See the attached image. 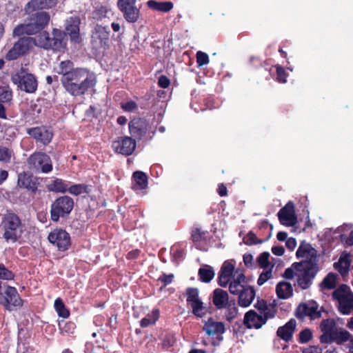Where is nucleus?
<instances>
[{
	"label": "nucleus",
	"mask_w": 353,
	"mask_h": 353,
	"mask_svg": "<svg viewBox=\"0 0 353 353\" xmlns=\"http://www.w3.org/2000/svg\"><path fill=\"white\" fill-rule=\"evenodd\" d=\"M54 71L61 74V82L65 91L72 96L83 95L97 83L94 73L84 68H73L70 61L60 62Z\"/></svg>",
	"instance_id": "1"
},
{
	"label": "nucleus",
	"mask_w": 353,
	"mask_h": 353,
	"mask_svg": "<svg viewBox=\"0 0 353 353\" xmlns=\"http://www.w3.org/2000/svg\"><path fill=\"white\" fill-rule=\"evenodd\" d=\"M318 271L319 266L316 262L301 261L294 263L290 268L286 269L283 276L288 279L296 277L297 284L305 290L310 286Z\"/></svg>",
	"instance_id": "2"
},
{
	"label": "nucleus",
	"mask_w": 353,
	"mask_h": 353,
	"mask_svg": "<svg viewBox=\"0 0 353 353\" xmlns=\"http://www.w3.org/2000/svg\"><path fill=\"white\" fill-rule=\"evenodd\" d=\"M65 35L59 30L54 29L52 37L46 31H43L33 39V46L43 48L44 49H52L56 51H61L65 48L66 43L64 41Z\"/></svg>",
	"instance_id": "3"
},
{
	"label": "nucleus",
	"mask_w": 353,
	"mask_h": 353,
	"mask_svg": "<svg viewBox=\"0 0 353 353\" xmlns=\"http://www.w3.org/2000/svg\"><path fill=\"white\" fill-rule=\"evenodd\" d=\"M49 20L50 16L47 12L37 13L29 21L17 26L13 30V36L36 34L48 25Z\"/></svg>",
	"instance_id": "4"
},
{
	"label": "nucleus",
	"mask_w": 353,
	"mask_h": 353,
	"mask_svg": "<svg viewBox=\"0 0 353 353\" xmlns=\"http://www.w3.org/2000/svg\"><path fill=\"white\" fill-rule=\"evenodd\" d=\"M333 299L338 303L339 312L344 315L353 312V292L347 285H341L332 293Z\"/></svg>",
	"instance_id": "5"
},
{
	"label": "nucleus",
	"mask_w": 353,
	"mask_h": 353,
	"mask_svg": "<svg viewBox=\"0 0 353 353\" xmlns=\"http://www.w3.org/2000/svg\"><path fill=\"white\" fill-rule=\"evenodd\" d=\"M2 226L4 230L3 236L8 241H15L21 235V226L19 217L14 214L5 216Z\"/></svg>",
	"instance_id": "6"
},
{
	"label": "nucleus",
	"mask_w": 353,
	"mask_h": 353,
	"mask_svg": "<svg viewBox=\"0 0 353 353\" xmlns=\"http://www.w3.org/2000/svg\"><path fill=\"white\" fill-rule=\"evenodd\" d=\"M74 202L71 198L63 196L58 198L52 205L51 218L57 221L60 217L68 214L72 210Z\"/></svg>",
	"instance_id": "7"
},
{
	"label": "nucleus",
	"mask_w": 353,
	"mask_h": 353,
	"mask_svg": "<svg viewBox=\"0 0 353 353\" xmlns=\"http://www.w3.org/2000/svg\"><path fill=\"white\" fill-rule=\"evenodd\" d=\"M12 81L21 90L26 92L32 93L37 88V81L34 77L23 70L14 74L12 76Z\"/></svg>",
	"instance_id": "8"
},
{
	"label": "nucleus",
	"mask_w": 353,
	"mask_h": 353,
	"mask_svg": "<svg viewBox=\"0 0 353 353\" xmlns=\"http://www.w3.org/2000/svg\"><path fill=\"white\" fill-rule=\"evenodd\" d=\"M33 48L32 37H23L17 41L6 54L8 61H12L28 53Z\"/></svg>",
	"instance_id": "9"
},
{
	"label": "nucleus",
	"mask_w": 353,
	"mask_h": 353,
	"mask_svg": "<svg viewBox=\"0 0 353 353\" xmlns=\"http://www.w3.org/2000/svg\"><path fill=\"white\" fill-rule=\"evenodd\" d=\"M28 165L30 169L38 172L47 173L52 169L50 157L41 152L31 155L28 159Z\"/></svg>",
	"instance_id": "10"
},
{
	"label": "nucleus",
	"mask_w": 353,
	"mask_h": 353,
	"mask_svg": "<svg viewBox=\"0 0 353 353\" xmlns=\"http://www.w3.org/2000/svg\"><path fill=\"white\" fill-rule=\"evenodd\" d=\"M186 300L191 305L194 314L202 317L206 314L207 309L203 306V303L199 296L198 289L194 288L187 289Z\"/></svg>",
	"instance_id": "11"
},
{
	"label": "nucleus",
	"mask_w": 353,
	"mask_h": 353,
	"mask_svg": "<svg viewBox=\"0 0 353 353\" xmlns=\"http://www.w3.org/2000/svg\"><path fill=\"white\" fill-rule=\"evenodd\" d=\"M49 241L59 250L65 251L70 245V237L68 232L61 229H56L48 235Z\"/></svg>",
	"instance_id": "12"
},
{
	"label": "nucleus",
	"mask_w": 353,
	"mask_h": 353,
	"mask_svg": "<svg viewBox=\"0 0 353 353\" xmlns=\"http://www.w3.org/2000/svg\"><path fill=\"white\" fill-rule=\"evenodd\" d=\"M278 216L282 225L287 227L294 226L297 222L294 204L292 202H288L279 210Z\"/></svg>",
	"instance_id": "13"
},
{
	"label": "nucleus",
	"mask_w": 353,
	"mask_h": 353,
	"mask_svg": "<svg viewBox=\"0 0 353 353\" xmlns=\"http://www.w3.org/2000/svg\"><path fill=\"white\" fill-rule=\"evenodd\" d=\"M112 148L119 154L130 155L135 150L136 142L130 137H122L113 142Z\"/></svg>",
	"instance_id": "14"
},
{
	"label": "nucleus",
	"mask_w": 353,
	"mask_h": 353,
	"mask_svg": "<svg viewBox=\"0 0 353 353\" xmlns=\"http://www.w3.org/2000/svg\"><path fill=\"white\" fill-rule=\"evenodd\" d=\"M296 316L299 318L310 316L311 319H315L320 316L318 305L314 301L300 304L296 310Z\"/></svg>",
	"instance_id": "15"
},
{
	"label": "nucleus",
	"mask_w": 353,
	"mask_h": 353,
	"mask_svg": "<svg viewBox=\"0 0 353 353\" xmlns=\"http://www.w3.org/2000/svg\"><path fill=\"white\" fill-rule=\"evenodd\" d=\"M296 256L298 259H304V261L316 262L317 263L316 250L306 242H301L296 252Z\"/></svg>",
	"instance_id": "16"
},
{
	"label": "nucleus",
	"mask_w": 353,
	"mask_h": 353,
	"mask_svg": "<svg viewBox=\"0 0 353 353\" xmlns=\"http://www.w3.org/2000/svg\"><path fill=\"white\" fill-rule=\"evenodd\" d=\"M235 263L232 261H225L221 268V272L219 277V285L225 287L228 282L233 279L235 274Z\"/></svg>",
	"instance_id": "17"
},
{
	"label": "nucleus",
	"mask_w": 353,
	"mask_h": 353,
	"mask_svg": "<svg viewBox=\"0 0 353 353\" xmlns=\"http://www.w3.org/2000/svg\"><path fill=\"white\" fill-rule=\"evenodd\" d=\"M246 287L250 286L246 285L245 275L241 271L236 270L230 284L229 289L230 292L234 294H238L245 290Z\"/></svg>",
	"instance_id": "18"
},
{
	"label": "nucleus",
	"mask_w": 353,
	"mask_h": 353,
	"mask_svg": "<svg viewBox=\"0 0 353 353\" xmlns=\"http://www.w3.org/2000/svg\"><path fill=\"white\" fill-rule=\"evenodd\" d=\"M5 306L7 309L12 310L14 307L22 305V300L14 288L8 287L5 291Z\"/></svg>",
	"instance_id": "19"
},
{
	"label": "nucleus",
	"mask_w": 353,
	"mask_h": 353,
	"mask_svg": "<svg viewBox=\"0 0 353 353\" xmlns=\"http://www.w3.org/2000/svg\"><path fill=\"white\" fill-rule=\"evenodd\" d=\"M28 133L36 140L43 144L50 143L52 138V133L44 127L28 129Z\"/></svg>",
	"instance_id": "20"
},
{
	"label": "nucleus",
	"mask_w": 353,
	"mask_h": 353,
	"mask_svg": "<svg viewBox=\"0 0 353 353\" xmlns=\"http://www.w3.org/2000/svg\"><path fill=\"white\" fill-rule=\"evenodd\" d=\"M244 323L248 328H260L265 323V318L253 310L248 312L244 317Z\"/></svg>",
	"instance_id": "21"
},
{
	"label": "nucleus",
	"mask_w": 353,
	"mask_h": 353,
	"mask_svg": "<svg viewBox=\"0 0 353 353\" xmlns=\"http://www.w3.org/2000/svg\"><path fill=\"white\" fill-rule=\"evenodd\" d=\"M334 326L335 322L332 319H325L322 321L320 325L321 330L323 332L320 337V341L321 343H330L331 336L335 332Z\"/></svg>",
	"instance_id": "22"
},
{
	"label": "nucleus",
	"mask_w": 353,
	"mask_h": 353,
	"mask_svg": "<svg viewBox=\"0 0 353 353\" xmlns=\"http://www.w3.org/2000/svg\"><path fill=\"white\" fill-rule=\"evenodd\" d=\"M79 23L80 21L78 17H71L68 20L66 25L67 32L70 34L71 40L76 43H79L81 41L79 33Z\"/></svg>",
	"instance_id": "23"
},
{
	"label": "nucleus",
	"mask_w": 353,
	"mask_h": 353,
	"mask_svg": "<svg viewBox=\"0 0 353 353\" xmlns=\"http://www.w3.org/2000/svg\"><path fill=\"white\" fill-rule=\"evenodd\" d=\"M57 0H31L26 6L27 12H31L38 9H48L54 6Z\"/></svg>",
	"instance_id": "24"
},
{
	"label": "nucleus",
	"mask_w": 353,
	"mask_h": 353,
	"mask_svg": "<svg viewBox=\"0 0 353 353\" xmlns=\"http://www.w3.org/2000/svg\"><path fill=\"white\" fill-rule=\"evenodd\" d=\"M203 330L210 336L219 335L225 332V326L223 323L210 319L205 323Z\"/></svg>",
	"instance_id": "25"
},
{
	"label": "nucleus",
	"mask_w": 353,
	"mask_h": 353,
	"mask_svg": "<svg viewBox=\"0 0 353 353\" xmlns=\"http://www.w3.org/2000/svg\"><path fill=\"white\" fill-rule=\"evenodd\" d=\"M332 342H335L337 344L349 342L351 347L353 348V336L348 331L343 329L335 330L330 339V343Z\"/></svg>",
	"instance_id": "26"
},
{
	"label": "nucleus",
	"mask_w": 353,
	"mask_h": 353,
	"mask_svg": "<svg viewBox=\"0 0 353 353\" xmlns=\"http://www.w3.org/2000/svg\"><path fill=\"white\" fill-rule=\"evenodd\" d=\"M350 263V255L348 253L343 252L340 256L339 261L334 263V267L342 276H345L349 271Z\"/></svg>",
	"instance_id": "27"
},
{
	"label": "nucleus",
	"mask_w": 353,
	"mask_h": 353,
	"mask_svg": "<svg viewBox=\"0 0 353 353\" xmlns=\"http://www.w3.org/2000/svg\"><path fill=\"white\" fill-rule=\"evenodd\" d=\"M148 187L147 175L141 172L137 171L134 172L132 176V188L134 190H143Z\"/></svg>",
	"instance_id": "28"
},
{
	"label": "nucleus",
	"mask_w": 353,
	"mask_h": 353,
	"mask_svg": "<svg viewBox=\"0 0 353 353\" xmlns=\"http://www.w3.org/2000/svg\"><path fill=\"white\" fill-rule=\"evenodd\" d=\"M239 296V304L242 307H248L252 302L255 292L251 286L246 287L245 290L241 292Z\"/></svg>",
	"instance_id": "29"
},
{
	"label": "nucleus",
	"mask_w": 353,
	"mask_h": 353,
	"mask_svg": "<svg viewBox=\"0 0 353 353\" xmlns=\"http://www.w3.org/2000/svg\"><path fill=\"white\" fill-rule=\"evenodd\" d=\"M120 11L123 13L124 19L129 23H136L140 18V8L136 5L123 8Z\"/></svg>",
	"instance_id": "30"
},
{
	"label": "nucleus",
	"mask_w": 353,
	"mask_h": 353,
	"mask_svg": "<svg viewBox=\"0 0 353 353\" xmlns=\"http://www.w3.org/2000/svg\"><path fill=\"white\" fill-rule=\"evenodd\" d=\"M295 327L296 321L290 320L285 325L278 329L277 335L285 341H289L292 338Z\"/></svg>",
	"instance_id": "31"
},
{
	"label": "nucleus",
	"mask_w": 353,
	"mask_h": 353,
	"mask_svg": "<svg viewBox=\"0 0 353 353\" xmlns=\"http://www.w3.org/2000/svg\"><path fill=\"white\" fill-rule=\"evenodd\" d=\"M276 292L279 299H287L293 294L292 286L288 282H279L276 286Z\"/></svg>",
	"instance_id": "32"
},
{
	"label": "nucleus",
	"mask_w": 353,
	"mask_h": 353,
	"mask_svg": "<svg viewBox=\"0 0 353 353\" xmlns=\"http://www.w3.org/2000/svg\"><path fill=\"white\" fill-rule=\"evenodd\" d=\"M129 128L131 134L134 137H141L145 133V123L140 119H133L129 123Z\"/></svg>",
	"instance_id": "33"
},
{
	"label": "nucleus",
	"mask_w": 353,
	"mask_h": 353,
	"mask_svg": "<svg viewBox=\"0 0 353 353\" xmlns=\"http://www.w3.org/2000/svg\"><path fill=\"white\" fill-rule=\"evenodd\" d=\"M146 4L149 8L163 12H169L174 7L173 3L171 1H157L155 0H149L147 1Z\"/></svg>",
	"instance_id": "34"
},
{
	"label": "nucleus",
	"mask_w": 353,
	"mask_h": 353,
	"mask_svg": "<svg viewBox=\"0 0 353 353\" xmlns=\"http://www.w3.org/2000/svg\"><path fill=\"white\" fill-rule=\"evenodd\" d=\"M228 301V294L227 292L216 289L214 291L213 303L218 308L224 307Z\"/></svg>",
	"instance_id": "35"
},
{
	"label": "nucleus",
	"mask_w": 353,
	"mask_h": 353,
	"mask_svg": "<svg viewBox=\"0 0 353 353\" xmlns=\"http://www.w3.org/2000/svg\"><path fill=\"white\" fill-rule=\"evenodd\" d=\"M47 188L50 192L62 193L68 190V183L61 179H55L48 183Z\"/></svg>",
	"instance_id": "36"
},
{
	"label": "nucleus",
	"mask_w": 353,
	"mask_h": 353,
	"mask_svg": "<svg viewBox=\"0 0 353 353\" xmlns=\"http://www.w3.org/2000/svg\"><path fill=\"white\" fill-rule=\"evenodd\" d=\"M93 38L94 39H99L101 44H106L109 39V31L106 28L99 26L95 28Z\"/></svg>",
	"instance_id": "37"
},
{
	"label": "nucleus",
	"mask_w": 353,
	"mask_h": 353,
	"mask_svg": "<svg viewBox=\"0 0 353 353\" xmlns=\"http://www.w3.org/2000/svg\"><path fill=\"white\" fill-rule=\"evenodd\" d=\"M200 279L205 283L210 282L214 276V271L212 267L204 265L199 269Z\"/></svg>",
	"instance_id": "38"
},
{
	"label": "nucleus",
	"mask_w": 353,
	"mask_h": 353,
	"mask_svg": "<svg viewBox=\"0 0 353 353\" xmlns=\"http://www.w3.org/2000/svg\"><path fill=\"white\" fill-rule=\"evenodd\" d=\"M337 276L333 273H329L321 282L320 287L322 290H332L336 285Z\"/></svg>",
	"instance_id": "39"
},
{
	"label": "nucleus",
	"mask_w": 353,
	"mask_h": 353,
	"mask_svg": "<svg viewBox=\"0 0 353 353\" xmlns=\"http://www.w3.org/2000/svg\"><path fill=\"white\" fill-rule=\"evenodd\" d=\"M270 254L268 252H264L259 254L257 257L256 261L259 265L263 269H273L274 264L270 262Z\"/></svg>",
	"instance_id": "40"
},
{
	"label": "nucleus",
	"mask_w": 353,
	"mask_h": 353,
	"mask_svg": "<svg viewBox=\"0 0 353 353\" xmlns=\"http://www.w3.org/2000/svg\"><path fill=\"white\" fill-rule=\"evenodd\" d=\"M18 185L20 187L26 188L30 190H34L35 185L32 181V177L27 174H20L18 177Z\"/></svg>",
	"instance_id": "41"
},
{
	"label": "nucleus",
	"mask_w": 353,
	"mask_h": 353,
	"mask_svg": "<svg viewBox=\"0 0 353 353\" xmlns=\"http://www.w3.org/2000/svg\"><path fill=\"white\" fill-rule=\"evenodd\" d=\"M54 308L60 317L66 319L69 316L70 312L66 309L64 303L61 299H57L54 301Z\"/></svg>",
	"instance_id": "42"
},
{
	"label": "nucleus",
	"mask_w": 353,
	"mask_h": 353,
	"mask_svg": "<svg viewBox=\"0 0 353 353\" xmlns=\"http://www.w3.org/2000/svg\"><path fill=\"white\" fill-rule=\"evenodd\" d=\"M159 317V311L158 310H153L151 314H149L146 317L143 318L141 321V325L143 327H147L150 325L154 324Z\"/></svg>",
	"instance_id": "43"
},
{
	"label": "nucleus",
	"mask_w": 353,
	"mask_h": 353,
	"mask_svg": "<svg viewBox=\"0 0 353 353\" xmlns=\"http://www.w3.org/2000/svg\"><path fill=\"white\" fill-rule=\"evenodd\" d=\"M14 158L12 150L5 147H0V162L8 163Z\"/></svg>",
	"instance_id": "44"
},
{
	"label": "nucleus",
	"mask_w": 353,
	"mask_h": 353,
	"mask_svg": "<svg viewBox=\"0 0 353 353\" xmlns=\"http://www.w3.org/2000/svg\"><path fill=\"white\" fill-rule=\"evenodd\" d=\"M272 276V269L263 270L257 280L259 285H263L266 281L270 279Z\"/></svg>",
	"instance_id": "45"
},
{
	"label": "nucleus",
	"mask_w": 353,
	"mask_h": 353,
	"mask_svg": "<svg viewBox=\"0 0 353 353\" xmlns=\"http://www.w3.org/2000/svg\"><path fill=\"white\" fill-rule=\"evenodd\" d=\"M276 81L281 83L287 82V77L288 74L285 72V70L281 65H276Z\"/></svg>",
	"instance_id": "46"
},
{
	"label": "nucleus",
	"mask_w": 353,
	"mask_h": 353,
	"mask_svg": "<svg viewBox=\"0 0 353 353\" xmlns=\"http://www.w3.org/2000/svg\"><path fill=\"white\" fill-rule=\"evenodd\" d=\"M69 192L74 195H79L87 192V187L83 185H74L68 188Z\"/></svg>",
	"instance_id": "47"
},
{
	"label": "nucleus",
	"mask_w": 353,
	"mask_h": 353,
	"mask_svg": "<svg viewBox=\"0 0 353 353\" xmlns=\"http://www.w3.org/2000/svg\"><path fill=\"white\" fill-rule=\"evenodd\" d=\"M276 313V308L269 304L265 310H263L260 314L263 316V318H265V321L270 318L274 317Z\"/></svg>",
	"instance_id": "48"
},
{
	"label": "nucleus",
	"mask_w": 353,
	"mask_h": 353,
	"mask_svg": "<svg viewBox=\"0 0 353 353\" xmlns=\"http://www.w3.org/2000/svg\"><path fill=\"white\" fill-rule=\"evenodd\" d=\"M196 62L199 66H203L209 63V57L208 55L203 52L201 51H199L196 53Z\"/></svg>",
	"instance_id": "49"
},
{
	"label": "nucleus",
	"mask_w": 353,
	"mask_h": 353,
	"mask_svg": "<svg viewBox=\"0 0 353 353\" xmlns=\"http://www.w3.org/2000/svg\"><path fill=\"white\" fill-rule=\"evenodd\" d=\"M0 92L2 93L0 94V101L5 102L9 101L12 99V92L8 88L0 87Z\"/></svg>",
	"instance_id": "50"
},
{
	"label": "nucleus",
	"mask_w": 353,
	"mask_h": 353,
	"mask_svg": "<svg viewBox=\"0 0 353 353\" xmlns=\"http://www.w3.org/2000/svg\"><path fill=\"white\" fill-rule=\"evenodd\" d=\"M14 277L12 272L6 269L4 265H0V279L5 280H11Z\"/></svg>",
	"instance_id": "51"
},
{
	"label": "nucleus",
	"mask_w": 353,
	"mask_h": 353,
	"mask_svg": "<svg viewBox=\"0 0 353 353\" xmlns=\"http://www.w3.org/2000/svg\"><path fill=\"white\" fill-rule=\"evenodd\" d=\"M243 242L247 245H253L258 243H261V241H258L256 235L253 232H249L244 238Z\"/></svg>",
	"instance_id": "52"
},
{
	"label": "nucleus",
	"mask_w": 353,
	"mask_h": 353,
	"mask_svg": "<svg viewBox=\"0 0 353 353\" xmlns=\"http://www.w3.org/2000/svg\"><path fill=\"white\" fill-rule=\"evenodd\" d=\"M312 337V333L310 330L305 329L299 334L300 341L303 343L308 342Z\"/></svg>",
	"instance_id": "53"
},
{
	"label": "nucleus",
	"mask_w": 353,
	"mask_h": 353,
	"mask_svg": "<svg viewBox=\"0 0 353 353\" xmlns=\"http://www.w3.org/2000/svg\"><path fill=\"white\" fill-rule=\"evenodd\" d=\"M137 0H118L117 6L119 10L136 5Z\"/></svg>",
	"instance_id": "54"
},
{
	"label": "nucleus",
	"mask_w": 353,
	"mask_h": 353,
	"mask_svg": "<svg viewBox=\"0 0 353 353\" xmlns=\"http://www.w3.org/2000/svg\"><path fill=\"white\" fill-rule=\"evenodd\" d=\"M245 265L248 268H253L254 266V258L251 254L246 253L243 256Z\"/></svg>",
	"instance_id": "55"
},
{
	"label": "nucleus",
	"mask_w": 353,
	"mask_h": 353,
	"mask_svg": "<svg viewBox=\"0 0 353 353\" xmlns=\"http://www.w3.org/2000/svg\"><path fill=\"white\" fill-rule=\"evenodd\" d=\"M121 108L125 111L132 112L137 109V104L132 101H129L121 103Z\"/></svg>",
	"instance_id": "56"
},
{
	"label": "nucleus",
	"mask_w": 353,
	"mask_h": 353,
	"mask_svg": "<svg viewBox=\"0 0 353 353\" xmlns=\"http://www.w3.org/2000/svg\"><path fill=\"white\" fill-rule=\"evenodd\" d=\"M272 252L276 256H283L285 253V249L281 245H275L272 248Z\"/></svg>",
	"instance_id": "57"
},
{
	"label": "nucleus",
	"mask_w": 353,
	"mask_h": 353,
	"mask_svg": "<svg viewBox=\"0 0 353 353\" xmlns=\"http://www.w3.org/2000/svg\"><path fill=\"white\" fill-rule=\"evenodd\" d=\"M296 245L297 243L294 238L290 237L286 240L285 245L290 250H293L296 247Z\"/></svg>",
	"instance_id": "58"
},
{
	"label": "nucleus",
	"mask_w": 353,
	"mask_h": 353,
	"mask_svg": "<svg viewBox=\"0 0 353 353\" xmlns=\"http://www.w3.org/2000/svg\"><path fill=\"white\" fill-rule=\"evenodd\" d=\"M303 353H322V349L317 346H310L305 348Z\"/></svg>",
	"instance_id": "59"
},
{
	"label": "nucleus",
	"mask_w": 353,
	"mask_h": 353,
	"mask_svg": "<svg viewBox=\"0 0 353 353\" xmlns=\"http://www.w3.org/2000/svg\"><path fill=\"white\" fill-rule=\"evenodd\" d=\"M159 85L161 88H166L170 85V80L165 76H161L159 79Z\"/></svg>",
	"instance_id": "60"
},
{
	"label": "nucleus",
	"mask_w": 353,
	"mask_h": 353,
	"mask_svg": "<svg viewBox=\"0 0 353 353\" xmlns=\"http://www.w3.org/2000/svg\"><path fill=\"white\" fill-rule=\"evenodd\" d=\"M268 305L265 301H264L263 300H261L257 301L255 307L259 310V312L261 313L263 310L266 308Z\"/></svg>",
	"instance_id": "61"
},
{
	"label": "nucleus",
	"mask_w": 353,
	"mask_h": 353,
	"mask_svg": "<svg viewBox=\"0 0 353 353\" xmlns=\"http://www.w3.org/2000/svg\"><path fill=\"white\" fill-rule=\"evenodd\" d=\"M173 278L172 274L169 275H163L161 277H160V280L165 283V285L169 284L172 282Z\"/></svg>",
	"instance_id": "62"
},
{
	"label": "nucleus",
	"mask_w": 353,
	"mask_h": 353,
	"mask_svg": "<svg viewBox=\"0 0 353 353\" xmlns=\"http://www.w3.org/2000/svg\"><path fill=\"white\" fill-rule=\"evenodd\" d=\"M288 234L285 232H279L276 234V238L280 241H286L288 239Z\"/></svg>",
	"instance_id": "63"
},
{
	"label": "nucleus",
	"mask_w": 353,
	"mask_h": 353,
	"mask_svg": "<svg viewBox=\"0 0 353 353\" xmlns=\"http://www.w3.org/2000/svg\"><path fill=\"white\" fill-rule=\"evenodd\" d=\"M218 192L221 196H224L227 194V188L223 184L219 185Z\"/></svg>",
	"instance_id": "64"
}]
</instances>
